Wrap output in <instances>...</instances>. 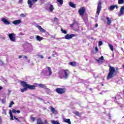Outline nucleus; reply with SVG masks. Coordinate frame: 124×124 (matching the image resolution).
Instances as JSON below:
<instances>
[{"label":"nucleus","instance_id":"f257e3e1","mask_svg":"<svg viewBox=\"0 0 124 124\" xmlns=\"http://www.w3.org/2000/svg\"><path fill=\"white\" fill-rule=\"evenodd\" d=\"M20 83L22 87L24 88L20 90V92L21 93H24L28 91V89H29V90H35V85H34L29 84L28 83L24 81H21Z\"/></svg>","mask_w":124,"mask_h":124},{"label":"nucleus","instance_id":"f03ea898","mask_svg":"<svg viewBox=\"0 0 124 124\" xmlns=\"http://www.w3.org/2000/svg\"><path fill=\"white\" fill-rule=\"evenodd\" d=\"M109 66V72L107 76V79L110 80V79H112L115 76H117V70H118V68L115 69V67H112L110 65Z\"/></svg>","mask_w":124,"mask_h":124},{"label":"nucleus","instance_id":"7ed1b4c3","mask_svg":"<svg viewBox=\"0 0 124 124\" xmlns=\"http://www.w3.org/2000/svg\"><path fill=\"white\" fill-rule=\"evenodd\" d=\"M63 72H64V75L62 74V73H59V76L61 79H67L69 74H70V72L68 69L63 70Z\"/></svg>","mask_w":124,"mask_h":124},{"label":"nucleus","instance_id":"20e7f679","mask_svg":"<svg viewBox=\"0 0 124 124\" xmlns=\"http://www.w3.org/2000/svg\"><path fill=\"white\" fill-rule=\"evenodd\" d=\"M102 1L101 0H99L97 4L96 10V14H97V15H99V13H100V11H101V8H102V6H101Z\"/></svg>","mask_w":124,"mask_h":124},{"label":"nucleus","instance_id":"39448f33","mask_svg":"<svg viewBox=\"0 0 124 124\" xmlns=\"http://www.w3.org/2000/svg\"><path fill=\"white\" fill-rule=\"evenodd\" d=\"M65 88H57L55 90L56 93H57L59 94H63V93H65Z\"/></svg>","mask_w":124,"mask_h":124},{"label":"nucleus","instance_id":"423d86ee","mask_svg":"<svg viewBox=\"0 0 124 124\" xmlns=\"http://www.w3.org/2000/svg\"><path fill=\"white\" fill-rule=\"evenodd\" d=\"M86 12V9H85V7H82L78 10V13L80 15V16H82V19H84V16H83V15L85 14Z\"/></svg>","mask_w":124,"mask_h":124},{"label":"nucleus","instance_id":"0eeeda50","mask_svg":"<svg viewBox=\"0 0 124 124\" xmlns=\"http://www.w3.org/2000/svg\"><path fill=\"white\" fill-rule=\"evenodd\" d=\"M8 36L10 40L11 41H12V42H15V41H16V37L15 36V34L13 33H9Z\"/></svg>","mask_w":124,"mask_h":124},{"label":"nucleus","instance_id":"6e6552de","mask_svg":"<svg viewBox=\"0 0 124 124\" xmlns=\"http://www.w3.org/2000/svg\"><path fill=\"white\" fill-rule=\"evenodd\" d=\"M37 0H28V4H29V7L31 8L32 5L34 4V2H36Z\"/></svg>","mask_w":124,"mask_h":124},{"label":"nucleus","instance_id":"1a4fd4ad","mask_svg":"<svg viewBox=\"0 0 124 124\" xmlns=\"http://www.w3.org/2000/svg\"><path fill=\"white\" fill-rule=\"evenodd\" d=\"M75 36V34H67L65 35L64 38L65 39H67L69 40V39H71L73 37H74Z\"/></svg>","mask_w":124,"mask_h":124},{"label":"nucleus","instance_id":"9d476101","mask_svg":"<svg viewBox=\"0 0 124 124\" xmlns=\"http://www.w3.org/2000/svg\"><path fill=\"white\" fill-rule=\"evenodd\" d=\"M124 5L122 6L121 7L119 13L118 14V16L119 17H121V16H123V15H124Z\"/></svg>","mask_w":124,"mask_h":124},{"label":"nucleus","instance_id":"9b49d317","mask_svg":"<svg viewBox=\"0 0 124 124\" xmlns=\"http://www.w3.org/2000/svg\"><path fill=\"white\" fill-rule=\"evenodd\" d=\"M115 8H116V9H118L119 8V6H118L117 5H111L109 8L108 9L110 11H112V10H114Z\"/></svg>","mask_w":124,"mask_h":124},{"label":"nucleus","instance_id":"f8f14e48","mask_svg":"<svg viewBox=\"0 0 124 124\" xmlns=\"http://www.w3.org/2000/svg\"><path fill=\"white\" fill-rule=\"evenodd\" d=\"M36 87H38L39 88H42V89H46V86H45V84H35Z\"/></svg>","mask_w":124,"mask_h":124},{"label":"nucleus","instance_id":"ddd939ff","mask_svg":"<svg viewBox=\"0 0 124 124\" xmlns=\"http://www.w3.org/2000/svg\"><path fill=\"white\" fill-rule=\"evenodd\" d=\"M1 21L4 23L5 25H10V22L4 18H2L1 19Z\"/></svg>","mask_w":124,"mask_h":124},{"label":"nucleus","instance_id":"4468645a","mask_svg":"<svg viewBox=\"0 0 124 124\" xmlns=\"http://www.w3.org/2000/svg\"><path fill=\"white\" fill-rule=\"evenodd\" d=\"M21 23H22V20H16L13 22V24L14 25H15V26L17 25H19V24H21Z\"/></svg>","mask_w":124,"mask_h":124},{"label":"nucleus","instance_id":"2eb2a0df","mask_svg":"<svg viewBox=\"0 0 124 124\" xmlns=\"http://www.w3.org/2000/svg\"><path fill=\"white\" fill-rule=\"evenodd\" d=\"M36 28H38V29L41 32H46V30H44L42 27H41V26L40 25H36Z\"/></svg>","mask_w":124,"mask_h":124},{"label":"nucleus","instance_id":"dca6fc26","mask_svg":"<svg viewBox=\"0 0 124 124\" xmlns=\"http://www.w3.org/2000/svg\"><path fill=\"white\" fill-rule=\"evenodd\" d=\"M106 20L107 21V25H108V26H110L111 25V23H112L111 19H110V17L107 16Z\"/></svg>","mask_w":124,"mask_h":124},{"label":"nucleus","instance_id":"f3484780","mask_svg":"<svg viewBox=\"0 0 124 124\" xmlns=\"http://www.w3.org/2000/svg\"><path fill=\"white\" fill-rule=\"evenodd\" d=\"M68 64H69V65H71V66L75 67L77 65V63L76 62H69Z\"/></svg>","mask_w":124,"mask_h":124},{"label":"nucleus","instance_id":"a211bd4d","mask_svg":"<svg viewBox=\"0 0 124 124\" xmlns=\"http://www.w3.org/2000/svg\"><path fill=\"white\" fill-rule=\"evenodd\" d=\"M101 60V61H104V57L103 56L100 57L98 59H96V61L97 62H103L100 61Z\"/></svg>","mask_w":124,"mask_h":124},{"label":"nucleus","instance_id":"6ab92c4d","mask_svg":"<svg viewBox=\"0 0 124 124\" xmlns=\"http://www.w3.org/2000/svg\"><path fill=\"white\" fill-rule=\"evenodd\" d=\"M49 109L53 113H57V110L52 107H50Z\"/></svg>","mask_w":124,"mask_h":124},{"label":"nucleus","instance_id":"aec40b11","mask_svg":"<svg viewBox=\"0 0 124 124\" xmlns=\"http://www.w3.org/2000/svg\"><path fill=\"white\" fill-rule=\"evenodd\" d=\"M74 25H76L77 27H78L79 24H78L77 22L75 21L73 23L70 24V28H73Z\"/></svg>","mask_w":124,"mask_h":124},{"label":"nucleus","instance_id":"412c9836","mask_svg":"<svg viewBox=\"0 0 124 124\" xmlns=\"http://www.w3.org/2000/svg\"><path fill=\"white\" fill-rule=\"evenodd\" d=\"M36 39L38 41H41V40H43V38L42 37H40V36L37 35L36 36Z\"/></svg>","mask_w":124,"mask_h":124},{"label":"nucleus","instance_id":"4be33fe9","mask_svg":"<svg viewBox=\"0 0 124 124\" xmlns=\"http://www.w3.org/2000/svg\"><path fill=\"white\" fill-rule=\"evenodd\" d=\"M37 124H44V123L42 121V120H41V118H39L37 120Z\"/></svg>","mask_w":124,"mask_h":124},{"label":"nucleus","instance_id":"5701e85b","mask_svg":"<svg viewBox=\"0 0 124 124\" xmlns=\"http://www.w3.org/2000/svg\"><path fill=\"white\" fill-rule=\"evenodd\" d=\"M9 114H10V116L11 117V120L12 121H14V118H13V114H12V111H11V110H9Z\"/></svg>","mask_w":124,"mask_h":124},{"label":"nucleus","instance_id":"b1692460","mask_svg":"<svg viewBox=\"0 0 124 124\" xmlns=\"http://www.w3.org/2000/svg\"><path fill=\"white\" fill-rule=\"evenodd\" d=\"M69 5L71 7H73V8H76V5L71 2L69 3Z\"/></svg>","mask_w":124,"mask_h":124},{"label":"nucleus","instance_id":"393cba45","mask_svg":"<svg viewBox=\"0 0 124 124\" xmlns=\"http://www.w3.org/2000/svg\"><path fill=\"white\" fill-rule=\"evenodd\" d=\"M56 1L58 2L60 5L63 4V0H56Z\"/></svg>","mask_w":124,"mask_h":124},{"label":"nucleus","instance_id":"a878e982","mask_svg":"<svg viewBox=\"0 0 124 124\" xmlns=\"http://www.w3.org/2000/svg\"><path fill=\"white\" fill-rule=\"evenodd\" d=\"M64 122V123H67V124H71V122H70V119H65Z\"/></svg>","mask_w":124,"mask_h":124},{"label":"nucleus","instance_id":"bb28decb","mask_svg":"<svg viewBox=\"0 0 124 124\" xmlns=\"http://www.w3.org/2000/svg\"><path fill=\"white\" fill-rule=\"evenodd\" d=\"M47 69L49 72V76H51L52 75V70L51 69V67H47Z\"/></svg>","mask_w":124,"mask_h":124},{"label":"nucleus","instance_id":"cd10ccee","mask_svg":"<svg viewBox=\"0 0 124 124\" xmlns=\"http://www.w3.org/2000/svg\"><path fill=\"white\" fill-rule=\"evenodd\" d=\"M54 6H53V5L52 4H50L49 6L50 11H51V12H53V10H54Z\"/></svg>","mask_w":124,"mask_h":124},{"label":"nucleus","instance_id":"c85d7f7f","mask_svg":"<svg viewBox=\"0 0 124 124\" xmlns=\"http://www.w3.org/2000/svg\"><path fill=\"white\" fill-rule=\"evenodd\" d=\"M52 124H60V123L57 121L52 120L51 121Z\"/></svg>","mask_w":124,"mask_h":124},{"label":"nucleus","instance_id":"c756f323","mask_svg":"<svg viewBox=\"0 0 124 124\" xmlns=\"http://www.w3.org/2000/svg\"><path fill=\"white\" fill-rule=\"evenodd\" d=\"M118 4H123L124 2V0H118Z\"/></svg>","mask_w":124,"mask_h":124},{"label":"nucleus","instance_id":"7c9ffc66","mask_svg":"<svg viewBox=\"0 0 124 124\" xmlns=\"http://www.w3.org/2000/svg\"><path fill=\"white\" fill-rule=\"evenodd\" d=\"M12 105H14V102H13V101H12L9 106V107L10 108H11V107H12Z\"/></svg>","mask_w":124,"mask_h":124},{"label":"nucleus","instance_id":"2f4dec72","mask_svg":"<svg viewBox=\"0 0 124 124\" xmlns=\"http://www.w3.org/2000/svg\"><path fill=\"white\" fill-rule=\"evenodd\" d=\"M109 47L111 51H114V47L113 46V45H112L111 44H109Z\"/></svg>","mask_w":124,"mask_h":124},{"label":"nucleus","instance_id":"473e14b6","mask_svg":"<svg viewBox=\"0 0 124 124\" xmlns=\"http://www.w3.org/2000/svg\"><path fill=\"white\" fill-rule=\"evenodd\" d=\"M46 93L48 94L51 93V90L49 88H46Z\"/></svg>","mask_w":124,"mask_h":124},{"label":"nucleus","instance_id":"72a5a7b5","mask_svg":"<svg viewBox=\"0 0 124 124\" xmlns=\"http://www.w3.org/2000/svg\"><path fill=\"white\" fill-rule=\"evenodd\" d=\"M75 115H76V116H78V117H80V113H79L78 111H76L74 113Z\"/></svg>","mask_w":124,"mask_h":124},{"label":"nucleus","instance_id":"f704fd0d","mask_svg":"<svg viewBox=\"0 0 124 124\" xmlns=\"http://www.w3.org/2000/svg\"><path fill=\"white\" fill-rule=\"evenodd\" d=\"M61 31L64 33V34H66V33H67V32H66V31L65 30H63V29H61Z\"/></svg>","mask_w":124,"mask_h":124},{"label":"nucleus","instance_id":"c9c22d12","mask_svg":"<svg viewBox=\"0 0 124 124\" xmlns=\"http://www.w3.org/2000/svg\"><path fill=\"white\" fill-rule=\"evenodd\" d=\"M31 120L32 121V122H34L35 121V117L31 116Z\"/></svg>","mask_w":124,"mask_h":124},{"label":"nucleus","instance_id":"e433bc0d","mask_svg":"<svg viewBox=\"0 0 124 124\" xmlns=\"http://www.w3.org/2000/svg\"><path fill=\"white\" fill-rule=\"evenodd\" d=\"M14 118L15 120H16V121H17V122H18L19 123H20V122H21V121L19 119H18V118L17 117H16V116H14Z\"/></svg>","mask_w":124,"mask_h":124},{"label":"nucleus","instance_id":"4c0bfd02","mask_svg":"<svg viewBox=\"0 0 124 124\" xmlns=\"http://www.w3.org/2000/svg\"><path fill=\"white\" fill-rule=\"evenodd\" d=\"M12 112H13V113L15 114V113H17V110L16 109H12Z\"/></svg>","mask_w":124,"mask_h":124},{"label":"nucleus","instance_id":"58836bf2","mask_svg":"<svg viewBox=\"0 0 124 124\" xmlns=\"http://www.w3.org/2000/svg\"><path fill=\"white\" fill-rule=\"evenodd\" d=\"M99 46H101L102 45V41H99L98 42Z\"/></svg>","mask_w":124,"mask_h":124},{"label":"nucleus","instance_id":"ea45409f","mask_svg":"<svg viewBox=\"0 0 124 124\" xmlns=\"http://www.w3.org/2000/svg\"><path fill=\"white\" fill-rule=\"evenodd\" d=\"M95 50L96 53H97V52H98V48L97 47V46L95 47Z\"/></svg>","mask_w":124,"mask_h":124},{"label":"nucleus","instance_id":"a19ab883","mask_svg":"<svg viewBox=\"0 0 124 124\" xmlns=\"http://www.w3.org/2000/svg\"><path fill=\"white\" fill-rule=\"evenodd\" d=\"M20 16H21V17H26V15H25V14H21L20 15Z\"/></svg>","mask_w":124,"mask_h":124},{"label":"nucleus","instance_id":"79ce46f5","mask_svg":"<svg viewBox=\"0 0 124 124\" xmlns=\"http://www.w3.org/2000/svg\"><path fill=\"white\" fill-rule=\"evenodd\" d=\"M38 57H39V58H40L41 59H43V55H39V56H38Z\"/></svg>","mask_w":124,"mask_h":124},{"label":"nucleus","instance_id":"37998d69","mask_svg":"<svg viewBox=\"0 0 124 124\" xmlns=\"http://www.w3.org/2000/svg\"><path fill=\"white\" fill-rule=\"evenodd\" d=\"M2 123V120L1 119V117L0 116V124H1Z\"/></svg>","mask_w":124,"mask_h":124},{"label":"nucleus","instance_id":"c03bdc74","mask_svg":"<svg viewBox=\"0 0 124 124\" xmlns=\"http://www.w3.org/2000/svg\"><path fill=\"white\" fill-rule=\"evenodd\" d=\"M54 21H58V18H57V17H54Z\"/></svg>","mask_w":124,"mask_h":124},{"label":"nucleus","instance_id":"a18cd8bd","mask_svg":"<svg viewBox=\"0 0 124 124\" xmlns=\"http://www.w3.org/2000/svg\"><path fill=\"white\" fill-rule=\"evenodd\" d=\"M16 113H17L18 114H20V113H21V111L18 110H16Z\"/></svg>","mask_w":124,"mask_h":124},{"label":"nucleus","instance_id":"49530a36","mask_svg":"<svg viewBox=\"0 0 124 124\" xmlns=\"http://www.w3.org/2000/svg\"><path fill=\"white\" fill-rule=\"evenodd\" d=\"M98 27V24H96L95 26V28H97Z\"/></svg>","mask_w":124,"mask_h":124},{"label":"nucleus","instance_id":"de8ad7c7","mask_svg":"<svg viewBox=\"0 0 124 124\" xmlns=\"http://www.w3.org/2000/svg\"><path fill=\"white\" fill-rule=\"evenodd\" d=\"M51 38H55V35H51Z\"/></svg>","mask_w":124,"mask_h":124},{"label":"nucleus","instance_id":"09e8293b","mask_svg":"<svg viewBox=\"0 0 124 124\" xmlns=\"http://www.w3.org/2000/svg\"><path fill=\"white\" fill-rule=\"evenodd\" d=\"M1 90H2V87L0 86V91H1Z\"/></svg>","mask_w":124,"mask_h":124},{"label":"nucleus","instance_id":"8fccbe9b","mask_svg":"<svg viewBox=\"0 0 124 124\" xmlns=\"http://www.w3.org/2000/svg\"><path fill=\"white\" fill-rule=\"evenodd\" d=\"M22 56H21V55H19V56H18V58H19V59H21V58H22Z\"/></svg>","mask_w":124,"mask_h":124},{"label":"nucleus","instance_id":"3c124183","mask_svg":"<svg viewBox=\"0 0 124 124\" xmlns=\"http://www.w3.org/2000/svg\"><path fill=\"white\" fill-rule=\"evenodd\" d=\"M24 58L26 59H28V57H27V56H24Z\"/></svg>","mask_w":124,"mask_h":124},{"label":"nucleus","instance_id":"603ef678","mask_svg":"<svg viewBox=\"0 0 124 124\" xmlns=\"http://www.w3.org/2000/svg\"><path fill=\"white\" fill-rule=\"evenodd\" d=\"M101 86H102V87H103V86H104V84H103V83H101Z\"/></svg>","mask_w":124,"mask_h":124},{"label":"nucleus","instance_id":"864d4df0","mask_svg":"<svg viewBox=\"0 0 124 124\" xmlns=\"http://www.w3.org/2000/svg\"><path fill=\"white\" fill-rule=\"evenodd\" d=\"M45 123L46 124H47V123H48V122H47V120H45Z\"/></svg>","mask_w":124,"mask_h":124},{"label":"nucleus","instance_id":"5fc2aeb1","mask_svg":"<svg viewBox=\"0 0 124 124\" xmlns=\"http://www.w3.org/2000/svg\"><path fill=\"white\" fill-rule=\"evenodd\" d=\"M48 60H51V57H48Z\"/></svg>","mask_w":124,"mask_h":124},{"label":"nucleus","instance_id":"6e6d98bb","mask_svg":"<svg viewBox=\"0 0 124 124\" xmlns=\"http://www.w3.org/2000/svg\"><path fill=\"white\" fill-rule=\"evenodd\" d=\"M22 1H23V0H19V2H22Z\"/></svg>","mask_w":124,"mask_h":124},{"label":"nucleus","instance_id":"4d7b16f0","mask_svg":"<svg viewBox=\"0 0 124 124\" xmlns=\"http://www.w3.org/2000/svg\"><path fill=\"white\" fill-rule=\"evenodd\" d=\"M52 57H53L54 58H55V54H52Z\"/></svg>","mask_w":124,"mask_h":124},{"label":"nucleus","instance_id":"13d9d810","mask_svg":"<svg viewBox=\"0 0 124 124\" xmlns=\"http://www.w3.org/2000/svg\"><path fill=\"white\" fill-rule=\"evenodd\" d=\"M89 90H90V91H93V89H92V88H90Z\"/></svg>","mask_w":124,"mask_h":124},{"label":"nucleus","instance_id":"bf43d9fd","mask_svg":"<svg viewBox=\"0 0 124 124\" xmlns=\"http://www.w3.org/2000/svg\"><path fill=\"white\" fill-rule=\"evenodd\" d=\"M9 93H11V90H9Z\"/></svg>","mask_w":124,"mask_h":124}]
</instances>
